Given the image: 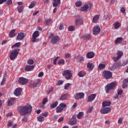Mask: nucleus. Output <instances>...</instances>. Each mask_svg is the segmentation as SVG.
<instances>
[{"label":"nucleus","mask_w":128,"mask_h":128,"mask_svg":"<svg viewBox=\"0 0 128 128\" xmlns=\"http://www.w3.org/2000/svg\"><path fill=\"white\" fill-rule=\"evenodd\" d=\"M120 22H116L115 24H114V28L116 29V28H120Z\"/></svg>","instance_id":"nucleus-43"},{"label":"nucleus","mask_w":128,"mask_h":128,"mask_svg":"<svg viewBox=\"0 0 128 128\" xmlns=\"http://www.w3.org/2000/svg\"><path fill=\"white\" fill-rule=\"evenodd\" d=\"M20 52V49H15L12 50L10 54V60H14L16 58V56H18V54Z\"/></svg>","instance_id":"nucleus-3"},{"label":"nucleus","mask_w":128,"mask_h":128,"mask_svg":"<svg viewBox=\"0 0 128 128\" xmlns=\"http://www.w3.org/2000/svg\"><path fill=\"white\" fill-rule=\"evenodd\" d=\"M76 60H78L79 62H84V58L80 55L76 56H74Z\"/></svg>","instance_id":"nucleus-27"},{"label":"nucleus","mask_w":128,"mask_h":128,"mask_svg":"<svg viewBox=\"0 0 128 128\" xmlns=\"http://www.w3.org/2000/svg\"><path fill=\"white\" fill-rule=\"evenodd\" d=\"M98 20H100V16L96 15L92 18V22L96 24L98 22Z\"/></svg>","instance_id":"nucleus-26"},{"label":"nucleus","mask_w":128,"mask_h":128,"mask_svg":"<svg viewBox=\"0 0 128 128\" xmlns=\"http://www.w3.org/2000/svg\"><path fill=\"white\" fill-rule=\"evenodd\" d=\"M112 104L110 101H104L102 103V106L103 108H105V106H110Z\"/></svg>","instance_id":"nucleus-24"},{"label":"nucleus","mask_w":128,"mask_h":128,"mask_svg":"<svg viewBox=\"0 0 128 128\" xmlns=\"http://www.w3.org/2000/svg\"><path fill=\"white\" fill-rule=\"evenodd\" d=\"M117 56H114L113 57V60H114L115 62H118V60L120 58L124 56V52L122 51H118Z\"/></svg>","instance_id":"nucleus-10"},{"label":"nucleus","mask_w":128,"mask_h":128,"mask_svg":"<svg viewBox=\"0 0 128 128\" xmlns=\"http://www.w3.org/2000/svg\"><path fill=\"white\" fill-rule=\"evenodd\" d=\"M76 6H77V8H80L82 4V2L80 0H78L75 3Z\"/></svg>","instance_id":"nucleus-38"},{"label":"nucleus","mask_w":128,"mask_h":128,"mask_svg":"<svg viewBox=\"0 0 128 128\" xmlns=\"http://www.w3.org/2000/svg\"><path fill=\"white\" fill-rule=\"evenodd\" d=\"M118 124H122V118H120L118 119Z\"/></svg>","instance_id":"nucleus-64"},{"label":"nucleus","mask_w":128,"mask_h":128,"mask_svg":"<svg viewBox=\"0 0 128 128\" xmlns=\"http://www.w3.org/2000/svg\"><path fill=\"white\" fill-rule=\"evenodd\" d=\"M58 101L53 102L52 104H50V108L51 110H54L55 108L58 106Z\"/></svg>","instance_id":"nucleus-23"},{"label":"nucleus","mask_w":128,"mask_h":128,"mask_svg":"<svg viewBox=\"0 0 128 128\" xmlns=\"http://www.w3.org/2000/svg\"><path fill=\"white\" fill-rule=\"evenodd\" d=\"M18 82H19V84H22V86H24V84H28V79H27L26 78H24V77H20L18 78Z\"/></svg>","instance_id":"nucleus-11"},{"label":"nucleus","mask_w":128,"mask_h":128,"mask_svg":"<svg viewBox=\"0 0 128 128\" xmlns=\"http://www.w3.org/2000/svg\"><path fill=\"white\" fill-rule=\"evenodd\" d=\"M74 26H70L68 28L69 32H74Z\"/></svg>","instance_id":"nucleus-45"},{"label":"nucleus","mask_w":128,"mask_h":128,"mask_svg":"<svg viewBox=\"0 0 128 128\" xmlns=\"http://www.w3.org/2000/svg\"><path fill=\"white\" fill-rule=\"evenodd\" d=\"M12 126V121H9L8 123L7 126L8 128H10V126Z\"/></svg>","instance_id":"nucleus-54"},{"label":"nucleus","mask_w":128,"mask_h":128,"mask_svg":"<svg viewBox=\"0 0 128 128\" xmlns=\"http://www.w3.org/2000/svg\"><path fill=\"white\" fill-rule=\"evenodd\" d=\"M36 2L32 1L29 6V8H32L36 6Z\"/></svg>","instance_id":"nucleus-41"},{"label":"nucleus","mask_w":128,"mask_h":128,"mask_svg":"<svg viewBox=\"0 0 128 128\" xmlns=\"http://www.w3.org/2000/svg\"><path fill=\"white\" fill-rule=\"evenodd\" d=\"M64 117H61L58 120V122H64Z\"/></svg>","instance_id":"nucleus-57"},{"label":"nucleus","mask_w":128,"mask_h":128,"mask_svg":"<svg viewBox=\"0 0 128 128\" xmlns=\"http://www.w3.org/2000/svg\"><path fill=\"white\" fill-rule=\"evenodd\" d=\"M39 36H40V32L38 30L35 31L32 34L31 42H38V39H36V38H38Z\"/></svg>","instance_id":"nucleus-5"},{"label":"nucleus","mask_w":128,"mask_h":128,"mask_svg":"<svg viewBox=\"0 0 128 128\" xmlns=\"http://www.w3.org/2000/svg\"><path fill=\"white\" fill-rule=\"evenodd\" d=\"M22 121L26 122L28 121V118L26 116H24L22 118Z\"/></svg>","instance_id":"nucleus-59"},{"label":"nucleus","mask_w":128,"mask_h":128,"mask_svg":"<svg viewBox=\"0 0 128 128\" xmlns=\"http://www.w3.org/2000/svg\"><path fill=\"white\" fill-rule=\"evenodd\" d=\"M84 24V21L82 20V18H79L76 20H75V24L76 26H82Z\"/></svg>","instance_id":"nucleus-18"},{"label":"nucleus","mask_w":128,"mask_h":128,"mask_svg":"<svg viewBox=\"0 0 128 128\" xmlns=\"http://www.w3.org/2000/svg\"><path fill=\"white\" fill-rule=\"evenodd\" d=\"M112 112V109L108 107L104 108L101 109L100 112L103 114H108Z\"/></svg>","instance_id":"nucleus-12"},{"label":"nucleus","mask_w":128,"mask_h":128,"mask_svg":"<svg viewBox=\"0 0 128 128\" xmlns=\"http://www.w3.org/2000/svg\"><path fill=\"white\" fill-rule=\"evenodd\" d=\"M67 96L66 94H62L60 97V100H66Z\"/></svg>","instance_id":"nucleus-35"},{"label":"nucleus","mask_w":128,"mask_h":128,"mask_svg":"<svg viewBox=\"0 0 128 128\" xmlns=\"http://www.w3.org/2000/svg\"><path fill=\"white\" fill-rule=\"evenodd\" d=\"M92 8V3H88V4H85L84 6L80 8V10L81 12H88V8L91 10Z\"/></svg>","instance_id":"nucleus-9"},{"label":"nucleus","mask_w":128,"mask_h":128,"mask_svg":"<svg viewBox=\"0 0 128 128\" xmlns=\"http://www.w3.org/2000/svg\"><path fill=\"white\" fill-rule=\"evenodd\" d=\"M86 68L89 70H92L94 68V64L93 63L88 62L86 64Z\"/></svg>","instance_id":"nucleus-20"},{"label":"nucleus","mask_w":128,"mask_h":128,"mask_svg":"<svg viewBox=\"0 0 128 128\" xmlns=\"http://www.w3.org/2000/svg\"><path fill=\"white\" fill-rule=\"evenodd\" d=\"M78 123V121L76 120H70L68 122V124L70 126H76Z\"/></svg>","instance_id":"nucleus-33"},{"label":"nucleus","mask_w":128,"mask_h":128,"mask_svg":"<svg viewBox=\"0 0 128 128\" xmlns=\"http://www.w3.org/2000/svg\"><path fill=\"white\" fill-rule=\"evenodd\" d=\"M70 58V54L69 53L65 54L64 58Z\"/></svg>","instance_id":"nucleus-55"},{"label":"nucleus","mask_w":128,"mask_h":128,"mask_svg":"<svg viewBox=\"0 0 128 128\" xmlns=\"http://www.w3.org/2000/svg\"><path fill=\"white\" fill-rule=\"evenodd\" d=\"M41 116H48V112H44L41 114Z\"/></svg>","instance_id":"nucleus-53"},{"label":"nucleus","mask_w":128,"mask_h":128,"mask_svg":"<svg viewBox=\"0 0 128 128\" xmlns=\"http://www.w3.org/2000/svg\"><path fill=\"white\" fill-rule=\"evenodd\" d=\"M22 88H16L14 90V96H20L22 94Z\"/></svg>","instance_id":"nucleus-14"},{"label":"nucleus","mask_w":128,"mask_h":128,"mask_svg":"<svg viewBox=\"0 0 128 128\" xmlns=\"http://www.w3.org/2000/svg\"><path fill=\"white\" fill-rule=\"evenodd\" d=\"M86 72L84 70H81L78 73V76L80 78H84V76H86Z\"/></svg>","instance_id":"nucleus-21"},{"label":"nucleus","mask_w":128,"mask_h":128,"mask_svg":"<svg viewBox=\"0 0 128 128\" xmlns=\"http://www.w3.org/2000/svg\"><path fill=\"white\" fill-rule=\"evenodd\" d=\"M20 44H22L20 42L16 43L14 44L12 46V48H20Z\"/></svg>","instance_id":"nucleus-37"},{"label":"nucleus","mask_w":128,"mask_h":128,"mask_svg":"<svg viewBox=\"0 0 128 128\" xmlns=\"http://www.w3.org/2000/svg\"><path fill=\"white\" fill-rule=\"evenodd\" d=\"M12 4V0H6V4H8V6L9 4Z\"/></svg>","instance_id":"nucleus-52"},{"label":"nucleus","mask_w":128,"mask_h":128,"mask_svg":"<svg viewBox=\"0 0 128 128\" xmlns=\"http://www.w3.org/2000/svg\"><path fill=\"white\" fill-rule=\"evenodd\" d=\"M48 102V98H44L42 101V104H46Z\"/></svg>","instance_id":"nucleus-51"},{"label":"nucleus","mask_w":128,"mask_h":128,"mask_svg":"<svg viewBox=\"0 0 128 128\" xmlns=\"http://www.w3.org/2000/svg\"><path fill=\"white\" fill-rule=\"evenodd\" d=\"M82 116H84V112H80L77 115V118L78 120H80Z\"/></svg>","instance_id":"nucleus-39"},{"label":"nucleus","mask_w":128,"mask_h":128,"mask_svg":"<svg viewBox=\"0 0 128 128\" xmlns=\"http://www.w3.org/2000/svg\"><path fill=\"white\" fill-rule=\"evenodd\" d=\"M34 62L32 59H30L28 61L27 63L28 64H34Z\"/></svg>","instance_id":"nucleus-50"},{"label":"nucleus","mask_w":128,"mask_h":128,"mask_svg":"<svg viewBox=\"0 0 128 128\" xmlns=\"http://www.w3.org/2000/svg\"><path fill=\"white\" fill-rule=\"evenodd\" d=\"M94 56V53L93 52H89L86 54L88 58H92Z\"/></svg>","instance_id":"nucleus-29"},{"label":"nucleus","mask_w":128,"mask_h":128,"mask_svg":"<svg viewBox=\"0 0 128 128\" xmlns=\"http://www.w3.org/2000/svg\"><path fill=\"white\" fill-rule=\"evenodd\" d=\"M84 98V92H79L76 94L75 96V100H82Z\"/></svg>","instance_id":"nucleus-15"},{"label":"nucleus","mask_w":128,"mask_h":128,"mask_svg":"<svg viewBox=\"0 0 128 128\" xmlns=\"http://www.w3.org/2000/svg\"><path fill=\"white\" fill-rule=\"evenodd\" d=\"M66 104L64 103L60 104V105L56 108V112L57 114L60 113L62 112V110H64V108H66Z\"/></svg>","instance_id":"nucleus-8"},{"label":"nucleus","mask_w":128,"mask_h":128,"mask_svg":"<svg viewBox=\"0 0 128 128\" xmlns=\"http://www.w3.org/2000/svg\"><path fill=\"white\" fill-rule=\"evenodd\" d=\"M15 32H16V30H12L11 31H10L8 34L9 37L14 38V36H16V34H14Z\"/></svg>","instance_id":"nucleus-31"},{"label":"nucleus","mask_w":128,"mask_h":128,"mask_svg":"<svg viewBox=\"0 0 128 128\" xmlns=\"http://www.w3.org/2000/svg\"><path fill=\"white\" fill-rule=\"evenodd\" d=\"M106 68V64H100L98 66V70H104Z\"/></svg>","instance_id":"nucleus-34"},{"label":"nucleus","mask_w":128,"mask_h":128,"mask_svg":"<svg viewBox=\"0 0 128 128\" xmlns=\"http://www.w3.org/2000/svg\"><path fill=\"white\" fill-rule=\"evenodd\" d=\"M59 30H64V24H61L59 26Z\"/></svg>","instance_id":"nucleus-63"},{"label":"nucleus","mask_w":128,"mask_h":128,"mask_svg":"<svg viewBox=\"0 0 128 128\" xmlns=\"http://www.w3.org/2000/svg\"><path fill=\"white\" fill-rule=\"evenodd\" d=\"M37 120L38 122H42L44 121V117L42 116H39L37 117Z\"/></svg>","instance_id":"nucleus-36"},{"label":"nucleus","mask_w":128,"mask_h":128,"mask_svg":"<svg viewBox=\"0 0 128 128\" xmlns=\"http://www.w3.org/2000/svg\"><path fill=\"white\" fill-rule=\"evenodd\" d=\"M96 94H92L90 96H88V99L87 102H92L96 98Z\"/></svg>","instance_id":"nucleus-19"},{"label":"nucleus","mask_w":128,"mask_h":128,"mask_svg":"<svg viewBox=\"0 0 128 128\" xmlns=\"http://www.w3.org/2000/svg\"><path fill=\"white\" fill-rule=\"evenodd\" d=\"M64 84V80H60L58 82L57 84H58V86H60V84Z\"/></svg>","instance_id":"nucleus-58"},{"label":"nucleus","mask_w":128,"mask_h":128,"mask_svg":"<svg viewBox=\"0 0 128 128\" xmlns=\"http://www.w3.org/2000/svg\"><path fill=\"white\" fill-rule=\"evenodd\" d=\"M31 86L32 88H36L38 86V83L36 82H34V83H32V84H31Z\"/></svg>","instance_id":"nucleus-46"},{"label":"nucleus","mask_w":128,"mask_h":128,"mask_svg":"<svg viewBox=\"0 0 128 128\" xmlns=\"http://www.w3.org/2000/svg\"><path fill=\"white\" fill-rule=\"evenodd\" d=\"M102 74L106 80H110L112 78V73L110 71L104 70Z\"/></svg>","instance_id":"nucleus-7"},{"label":"nucleus","mask_w":128,"mask_h":128,"mask_svg":"<svg viewBox=\"0 0 128 128\" xmlns=\"http://www.w3.org/2000/svg\"><path fill=\"white\" fill-rule=\"evenodd\" d=\"M16 98H12L9 99L8 101V104L7 106H14V104H16Z\"/></svg>","instance_id":"nucleus-13"},{"label":"nucleus","mask_w":128,"mask_h":128,"mask_svg":"<svg viewBox=\"0 0 128 128\" xmlns=\"http://www.w3.org/2000/svg\"><path fill=\"white\" fill-rule=\"evenodd\" d=\"M44 76V72H40L38 75V78H42Z\"/></svg>","instance_id":"nucleus-62"},{"label":"nucleus","mask_w":128,"mask_h":128,"mask_svg":"<svg viewBox=\"0 0 128 128\" xmlns=\"http://www.w3.org/2000/svg\"><path fill=\"white\" fill-rule=\"evenodd\" d=\"M6 77L4 76L1 82V86H4V82H6Z\"/></svg>","instance_id":"nucleus-47"},{"label":"nucleus","mask_w":128,"mask_h":128,"mask_svg":"<svg viewBox=\"0 0 128 128\" xmlns=\"http://www.w3.org/2000/svg\"><path fill=\"white\" fill-rule=\"evenodd\" d=\"M76 106H78V103L75 102L73 106H72V109L74 110V108H76Z\"/></svg>","instance_id":"nucleus-60"},{"label":"nucleus","mask_w":128,"mask_h":128,"mask_svg":"<svg viewBox=\"0 0 128 128\" xmlns=\"http://www.w3.org/2000/svg\"><path fill=\"white\" fill-rule=\"evenodd\" d=\"M49 38L51 39L52 44H56L60 40V37L58 36H54V34H51L49 36Z\"/></svg>","instance_id":"nucleus-6"},{"label":"nucleus","mask_w":128,"mask_h":128,"mask_svg":"<svg viewBox=\"0 0 128 128\" xmlns=\"http://www.w3.org/2000/svg\"><path fill=\"white\" fill-rule=\"evenodd\" d=\"M52 23V20L50 18H48L44 22V24H45V26H49L50 24Z\"/></svg>","instance_id":"nucleus-28"},{"label":"nucleus","mask_w":128,"mask_h":128,"mask_svg":"<svg viewBox=\"0 0 128 128\" xmlns=\"http://www.w3.org/2000/svg\"><path fill=\"white\" fill-rule=\"evenodd\" d=\"M18 110L20 116H26V114H30L32 112V107L30 105H26L24 106H20Z\"/></svg>","instance_id":"nucleus-1"},{"label":"nucleus","mask_w":128,"mask_h":128,"mask_svg":"<svg viewBox=\"0 0 128 128\" xmlns=\"http://www.w3.org/2000/svg\"><path fill=\"white\" fill-rule=\"evenodd\" d=\"M34 68V66L32 65V66H30V65H27L26 68H25V70L26 72H30L33 68Z\"/></svg>","instance_id":"nucleus-22"},{"label":"nucleus","mask_w":128,"mask_h":128,"mask_svg":"<svg viewBox=\"0 0 128 128\" xmlns=\"http://www.w3.org/2000/svg\"><path fill=\"white\" fill-rule=\"evenodd\" d=\"M123 38L122 37H119L116 39V40L114 41L115 44H120L122 42Z\"/></svg>","instance_id":"nucleus-32"},{"label":"nucleus","mask_w":128,"mask_h":128,"mask_svg":"<svg viewBox=\"0 0 128 128\" xmlns=\"http://www.w3.org/2000/svg\"><path fill=\"white\" fill-rule=\"evenodd\" d=\"M60 58V57L58 56L55 59H54V60L53 61L54 64H56V62H58V58Z\"/></svg>","instance_id":"nucleus-49"},{"label":"nucleus","mask_w":128,"mask_h":128,"mask_svg":"<svg viewBox=\"0 0 128 128\" xmlns=\"http://www.w3.org/2000/svg\"><path fill=\"white\" fill-rule=\"evenodd\" d=\"M100 32V28L98 26H96L93 28V34L96 36L98 33Z\"/></svg>","instance_id":"nucleus-16"},{"label":"nucleus","mask_w":128,"mask_h":128,"mask_svg":"<svg viewBox=\"0 0 128 128\" xmlns=\"http://www.w3.org/2000/svg\"><path fill=\"white\" fill-rule=\"evenodd\" d=\"M62 76H65L66 80H70L72 76V70H66L63 71Z\"/></svg>","instance_id":"nucleus-2"},{"label":"nucleus","mask_w":128,"mask_h":128,"mask_svg":"<svg viewBox=\"0 0 128 128\" xmlns=\"http://www.w3.org/2000/svg\"><path fill=\"white\" fill-rule=\"evenodd\" d=\"M92 36L90 34H84L81 36V38H84V40H90Z\"/></svg>","instance_id":"nucleus-25"},{"label":"nucleus","mask_w":128,"mask_h":128,"mask_svg":"<svg viewBox=\"0 0 128 128\" xmlns=\"http://www.w3.org/2000/svg\"><path fill=\"white\" fill-rule=\"evenodd\" d=\"M65 62H64V59H61V60H59L58 61V64H65Z\"/></svg>","instance_id":"nucleus-42"},{"label":"nucleus","mask_w":128,"mask_h":128,"mask_svg":"<svg viewBox=\"0 0 128 128\" xmlns=\"http://www.w3.org/2000/svg\"><path fill=\"white\" fill-rule=\"evenodd\" d=\"M122 88H128V84H126V82H123Z\"/></svg>","instance_id":"nucleus-48"},{"label":"nucleus","mask_w":128,"mask_h":128,"mask_svg":"<svg viewBox=\"0 0 128 128\" xmlns=\"http://www.w3.org/2000/svg\"><path fill=\"white\" fill-rule=\"evenodd\" d=\"M58 4H60V0H54L52 6L54 8H56Z\"/></svg>","instance_id":"nucleus-30"},{"label":"nucleus","mask_w":128,"mask_h":128,"mask_svg":"<svg viewBox=\"0 0 128 128\" xmlns=\"http://www.w3.org/2000/svg\"><path fill=\"white\" fill-rule=\"evenodd\" d=\"M25 36L24 33L23 32H20L16 36V40H22Z\"/></svg>","instance_id":"nucleus-17"},{"label":"nucleus","mask_w":128,"mask_h":128,"mask_svg":"<svg viewBox=\"0 0 128 128\" xmlns=\"http://www.w3.org/2000/svg\"><path fill=\"white\" fill-rule=\"evenodd\" d=\"M17 10L18 12L20 13L22 12V10H24V6H19L18 7Z\"/></svg>","instance_id":"nucleus-40"},{"label":"nucleus","mask_w":128,"mask_h":128,"mask_svg":"<svg viewBox=\"0 0 128 128\" xmlns=\"http://www.w3.org/2000/svg\"><path fill=\"white\" fill-rule=\"evenodd\" d=\"M123 92L122 90L120 89L119 90H118V94H119L120 96Z\"/></svg>","instance_id":"nucleus-56"},{"label":"nucleus","mask_w":128,"mask_h":128,"mask_svg":"<svg viewBox=\"0 0 128 128\" xmlns=\"http://www.w3.org/2000/svg\"><path fill=\"white\" fill-rule=\"evenodd\" d=\"M120 12H122V14H126V9L124 8H122L120 9Z\"/></svg>","instance_id":"nucleus-61"},{"label":"nucleus","mask_w":128,"mask_h":128,"mask_svg":"<svg viewBox=\"0 0 128 128\" xmlns=\"http://www.w3.org/2000/svg\"><path fill=\"white\" fill-rule=\"evenodd\" d=\"M70 83H68L64 87V90H68L70 88Z\"/></svg>","instance_id":"nucleus-44"},{"label":"nucleus","mask_w":128,"mask_h":128,"mask_svg":"<svg viewBox=\"0 0 128 128\" xmlns=\"http://www.w3.org/2000/svg\"><path fill=\"white\" fill-rule=\"evenodd\" d=\"M116 84L114 82H111L109 84H108L105 87V90L106 92V94H109L110 90H114V88H116Z\"/></svg>","instance_id":"nucleus-4"}]
</instances>
